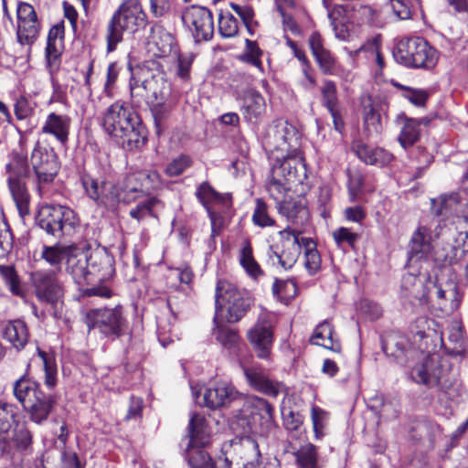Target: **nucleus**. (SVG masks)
<instances>
[{
  "mask_svg": "<svg viewBox=\"0 0 468 468\" xmlns=\"http://www.w3.org/2000/svg\"><path fill=\"white\" fill-rule=\"evenodd\" d=\"M287 181H285L281 176H276L272 171H271V176L269 181L267 183V191L270 196L275 200L276 205L279 202H282L284 199V195L287 191L291 189Z\"/></svg>",
  "mask_w": 468,
  "mask_h": 468,
  "instance_id": "nucleus-48",
  "label": "nucleus"
},
{
  "mask_svg": "<svg viewBox=\"0 0 468 468\" xmlns=\"http://www.w3.org/2000/svg\"><path fill=\"white\" fill-rule=\"evenodd\" d=\"M162 207L161 201L154 197H148L133 207L129 214L137 221H143L147 218H156L155 210Z\"/></svg>",
  "mask_w": 468,
  "mask_h": 468,
  "instance_id": "nucleus-43",
  "label": "nucleus"
},
{
  "mask_svg": "<svg viewBox=\"0 0 468 468\" xmlns=\"http://www.w3.org/2000/svg\"><path fill=\"white\" fill-rule=\"evenodd\" d=\"M0 276L14 295L22 296L23 290L16 270L11 266L0 265Z\"/></svg>",
  "mask_w": 468,
  "mask_h": 468,
  "instance_id": "nucleus-54",
  "label": "nucleus"
},
{
  "mask_svg": "<svg viewBox=\"0 0 468 468\" xmlns=\"http://www.w3.org/2000/svg\"><path fill=\"white\" fill-rule=\"evenodd\" d=\"M218 32L225 38L233 37L238 35L239 22L229 12H220L218 16Z\"/></svg>",
  "mask_w": 468,
  "mask_h": 468,
  "instance_id": "nucleus-52",
  "label": "nucleus"
},
{
  "mask_svg": "<svg viewBox=\"0 0 468 468\" xmlns=\"http://www.w3.org/2000/svg\"><path fill=\"white\" fill-rule=\"evenodd\" d=\"M30 285L36 298L56 306L64 296V286L54 269H38L29 274Z\"/></svg>",
  "mask_w": 468,
  "mask_h": 468,
  "instance_id": "nucleus-11",
  "label": "nucleus"
},
{
  "mask_svg": "<svg viewBox=\"0 0 468 468\" xmlns=\"http://www.w3.org/2000/svg\"><path fill=\"white\" fill-rule=\"evenodd\" d=\"M312 342L335 353H340L342 349L340 342L335 338L333 325L328 320H324L315 327Z\"/></svg>",
  "mask_w": 468,
  "mask_h": 468,
  "instance_id": "nucleus-36",
  "label": "nucleus"
},
{
  "mask_svg": "<svg viewBox=\"0 0 468 468\" xmlns=\"http://www.w3.org/2000/svg\"><path fill=\"white\" fill-rule=\"evenodd\" d=\"M13 393L29 419L37 424L46 421L57 404L55 395L45 393L39 383L30 379L27 375L15 381Z\"/></svg>",
  "mask_w": 468,
  "mask_h": 468,
  "instance_id": "nucleus-4",
  "label": "nucleus"
},
{
  "mask_svg": "<svg viewBox=\"0 0 468 468\" xmlns=\"http://www.w3.org/2000/svg\"><path fill=\"white\" fill-rule=\"evenodd\" d=\"M327 412L323 409L314 406L311 411V418L313 422V428L316 439H320L324 436V430L327 423Z\"/></svg>",
  "mask_w": 468,
  "mask_h": 468,
  "instance_id": "nucleus-59",
  "label": "nucleus"
},
{
  "mask_svg": "<svg viewBox=\"0 0 468 468\" xmlns=\"http://www.w3.org/2000/svg\"><path fill=\"white\" fill-rule=\"evenodd\" d=\"M147 25V15L140 0H124L113 13L106 27L107 51L112 52L123 40V33L133 34Z\"/></svg>",
  "mask_w": 468,
  "mask_h": 468,
  "instance_id": "nucleus-3",
  "label": "nucleus"
},
{
  "mask_svg": "<svg viewBox=\"0 0 468 468\" xmlns=\"http://www.w3.org/2000/svg\"><path fill=\"white\" fill-rule=\"evenodd\" d=\"M356 154L367 165L385 166L393 160V154L380 147H371L369 145L359 144L356 146Z\"/></svg>",
  "mask_w": 468,
  "mask_h": 468,
  "instance_id": "nucleus-31",
  "label": "nucleus"
},
{
  "mask_svg": "<svg viewBox=\"0 0 468 468\" xmlns=\"http://www.w3.org/2000/svg\"><path fill=\"white\" fill-rule=\"evenodd\" d=\"M151 109L157 133L160 132L163 122L167 118L171 105L167 101H154Z\"/></svg>",
  "mask_w": 468,
  "mask_h": 468,
  "instance_id": "nucleus-61",
  "label": "nucleus"
},
{
  "mask_svg": "<svg viewBox=\"0 0 468 468\" xmlns=\"http://www.w3.org/2000/svg\"><path fill=\"white\" fill-rule=\"evenodd\" d=\"M188 442L186 459L191 468H215V464L204 450L209 443V431L206 420L198 414H194L188 424Z\"/></svg>",
  "mask_w": 468,
  "mask_h": 468,
  "instance_id": "nucleus-9",
  "label": "nucleus"
},
{
  "mask_svg": "<svg viewBox=\"0 0 468 468\" xmlns=\"http://www.w3.org/2000/svg\"><path fill=\"white\" fill-rule=\"evenodd\" d=\"M382 349L388 356L399 363H404L407 354L410 351L408 338L399 332H390L382 337Z\"/></svg>",
  "mask_w": 468,
  "mask_h": 468,
  "instance_id": "nucleus-28",
  "label": "nucleus"
},
{
  "mask_svg": "<svg viewBox=\"0 0 468 468\" xmlns=\"http://www.w3.org/2000/svg\"><path fill=\"white\" fill-rule=\"evenodd\" d=\"M196 197L200 203L206 207L212 225V237L218 234L219 230L217 229V221L219 219L218 213L215 212L211 207L210 204H222L229 205V195H222L217 192L208 182H203L200 184L196 191Z\"/></svg>",
  "mask_w": 468,
  "mask_h": 468,
  "instance_id": "nucleus-22",
  "label": "nucleus"
},
{
  "mask_svg": "<svg viewBox=\"0 0 468 468\" xmlns=\"http://www.w3.org/2000/svg\"><path fill=\"white\" fill-rule=\"evenodd\" d=\"M298 468H321L319 463L317 447L312 443H307L300 447L294 452Z\"/></svg>",
  "mask_w": 468,
  "mask_h": 468,
  "instance_id": "nucleus-42",
  "label": "nucleus"
},
{
  "mask_svg": "<svg viewBox=\"0 0 468 468\" xmlns=\"http://www.w3.org/2000/svg\"><path fill=\"white\" fill-rule=\"evenodd\" d=\"M239 262L246 272L252 278L257 279L262 275V270L255 261L252 254V248L250 241L245 240L242 244L239 255Z\"/></svg>",
  "mask_w": 468,
  "mask_h": 468,
  "instance_id": "nucleus-45",
  "label": "nucleus"
},
{
  "mask_svg": "<svg viewBox=\"0 0 468 468\" xmlns=\"http://www.w3.org/2000/svg\"><path fill=\"white\" fill-rule=\"evenodd\" d=\"M31 442L32 436L24 426L13 429L10 432V449L13 445L18 452H27L31 450Z\"/></svg>",
  "mask_w": 468,
  "mask_h": 468,
  "instance_id": "nucleus-49",
  "label": "nucleus"
},
{
  "mask_svg": "<svg viewBox=\"0 0 468 468\" xmlns=\"http://www.w3.org/2000/svg\"><path fill=\"white\" fill-rule=\"evenodd\" d=\"M273 294L284 303H288L297 295L298 288L292 280L276 279L272 286Z\"/></svg>",
  "mask_w": 468,
  "mask_h": 468,
  "instance_id": "nucleus-46",
  "label": "nucleus"
},
{
  "mask_svg": "<svg viewBox=\"0 0 468 468\" xmlns=\"http://www.w3.org/2000/svg\"><path fill=\"white\" fill-rule=\"evenodd\" d=\"M145 75V84L152 101H168L171 94V84L167 81L165 75L162 71L153 72L148 69H144Z\"/></svg>",
  "mask_w": 468,
  "mask_h": 468,
  "instance_id": "nucleus-30",
  "label": "nucleus"
},
{
  "mask_svg": "<svg viewBox=\"0 0 468 468\" xmlns=\"http://www.w3.org/2000/svg\"><path fill=\"white\" fill-rule=\"evenodd\" d=\"M243 372L249 386L264 395L276 398L284 390V385L269 377L265 369L259 364L243 367Z\"/></svg>",
  "mask_w": 468,
  "mask_h": 468,
  "instance_id": "nucleus-20",
  "label": "nucleus"
},
{
  "mask_svg": "<svg viewBox=\"0 0 468 468\" xmlns=\"http://www.w3.org/2000/svg\"><path fill=\"white\" fill-rule=\"evenodd\" d=\"M279 233L282 238L281 244L271 246L268 255L273 266L279 265L284 270H288L297 261L301 253V242L296 231L290 228H286Z\"/></svg>",
  "mask_w": 468,
  "mask_h": 468,
  "instance_id": "nucleus-13",
  "label": "nucleus"
},
{
  "mask_svg": "<svg viewBox=\"0 0 468 468\" xmlns=\"http://www.w3.org/2000/svg\"><path fill=\"white\" fill-rule=\"evenodd\" d=\"M14 113L17 120L23 121L33 115L34 109L25 96H19L14 104Z\"/></svg>",
  "mask_w": 468,
  "mask_h": 468,
  "instance_id": "nucleus-64",
  "label": "nucleus"
},
{
  "mask_svg": "<svg viewBox=\"0 0 468 468\" xmlns=\"http://www.w3.org/2000/svg\"><path fill=\"white\" fill-rule=\"evenodd\" d=\"M431 228L427 225H420L414 231L410 242V258L415 261L426 258L431 251Z\"/></svg>",
  "mask_w": 468,
  "mask_h": 468,
  "instance_id": "nucleus-29",
  "label": "nucleus"
},
{
  "mask_svg": "<svg viewBox=\"0 0 468 468\" xmlns=\"http://www.w3.org/2000/svg\"><path fill=\"white\" fill-rule=\"evenodd\" d=\"M3 336L13 347L19 351L28 342V328L26 323L20 319L8 321L3 327Z\"/></svg>",
  "mask_w": 468,
  "mask_h": 468,
  "instance_id": "nucleus-32",
  "label": "nucleus"
},
{
  "mask_svg": "<svg viewBox=\"0 0 468 468\" xmlns=\"http://www.w3.org/2000/svg\"><path fill=\"white\" fill-rule=\"evenodd\" d=\"M247 338L258 358H271L274 337L270 314L262 313L259 315L255 324L247 332Z\"/></svg>",
  "mask_w": 468,
  "mask_h": 468,
  "instance_id": "nucleus-15",
  "label": "nucleus"
},
{
  "mask_svg": "<svg viewBox=\"0 0 468 468\" xmlns=\"http://www.w3.org/2000/svg\"><path fill=\"white\" fill-rule=\"evenodd\" d=\"M302 243L306 247L304 266L310 274H315L321 268V256L312 239L303 238Z\"/></svg>",
  "mask_w": 468,
  "mask_h": 468,
  "instance_id": "nucleus-47",
  "label": "nucleus"
},
{
  "mask_svg": "<svg viewBox=\"0 0 468 468\" xmlns=\"http://www.w3.org/2000/svg\"><path fill=\"white\" fill-rule=\"evenodd\" d=\"M30 165L35 175V183L40 197L47 194V188L54 182L60 169L58 156L53 148L42 145L37 141L30 155Z\"/></svg>",
  "mask_w": 468,
  "mask_h": 468,
  "instance_id": "nucleus-8",
  "label": "nucleus"
},
{
  "mask_svg": "<svg viewBox=\"0 0 468 468\" xmlns=\"http://www.w3.org/2000/svg\"><path fill=\"white\" fill-rule=\"evenodd\" d=\"M251 220L255 226L260 228L272 227L275 220L269 215L267 204L261 198L255 199V207Z\"/></svg>",
  "mask_w": 468,
  "mask_h": 468,
  "instance_id": "nucleus-53",
  "label": "nucleus"
},
{
  "mask_svg": "<svg viewBox=\"0 0 468 468\" xmlns=\"http://www.w3.org/2000/svg\"><path fill=\"white\" fill-rule=\"evenodd\" d=\"M278 212L292 224L304 225L309 219L306 200L302 197L285 199L276 205Z\"/></svg>",
  "mask_w": 468,
  "mask_h": 468,
  "instance_id": "nucleus-23",
  "label": "nucleus"
},
{
  "mask_svg": "<svg viewBox=\"0 0 468 468\" xmlns=\"http://www.w3.org/2000/svg\"><path fill=\"white\" fill-rule=\"evenodd\" d=\"M102 127L124 149H138L146 142L145 126L124 102L115 101L106 109Z\"/></svg>",
  "mask_w": 468,
  "mask_h": 468,
  "instance_id": "nucleus-1",
  "label": "nucleus"
},
{
  "mask_svg": "<svg viewBox=\"0 0 468 468\" xmlns=\"http://www.w3.org/2000/svg\"><path fill=\"white\" fill-rule=\"evenodd\" d=\"M84 323L89 331L98 330L104 336L116 339L125 335L128 322L123 308L118 304L109 308H92L86 312Z\"/></svg>",
  "mask_w": 468,
  "mask_h": 468,
  "instance_id": "nucleus-7",
  "label": "nucleus"
},
{
  "mask_svg": "<svg viewBox=\"0 0 468 468\" xmlns=\"http://www.w3.org/2000/svg\"><path fill=\"white\" fill-rule=\"evenodd\" d=\"M80 180L90 198L107 208H116L118 205L116 185L105 179L94 178L89 174H83Z\"/></svg>",
  "mask_w": 468,
  "mask_h": 468,
  "instance_id": "nucleus-17",
  "label": "nucleus"
},
{
  "mask_svg": "<svg viewBox=\"0 0 468 468\" xmlns=\"http://www.w3.org/2000/svg\"><path fill=\"white\" fill-rule=\"evenodd\" d=\"M8 188L21 217L29 214L30 195L26 178H7Z\"/></svg>",
  "mask_w": 468,
  "mask_h": 468,
  "instance_id": "nucleus-34",
  "label": "nucleus"
},
{
  "mask_svg": "<svg viewBox=\"0 0 468 468\" xmlns=\"http://www.w3.org/2000/svg\"><path fill=\"white\" fill-rule=\"evenodd\" d=\"M0 276L14 295L22 296L23 290L16 270L11 266L0 265Z\"/></svg>",
  "mask_w": 468,
  "mask_h": 468,
  "instance_id": "nucleus-55",
  "label": "nucleus"
},
{
  "mask_svg": "<svg viewBox=\"0 0 468 468\" xmlns=\"http://www.w3.org/2000/svg\"><path fill=\"white\" fill-rule=\"evenodd\" d=\"M245 53L241 56V59L245 62L251 64L252 66L262 69V62L261 57L262 55L261 49L259 48L255 41L246 39Z\"/></svg>",
  "mask_w": 468,
  "mask_h": 468,
  "instance_id": "nucleus-58",
  "label": "nucleus"
},
{
  "mask_svg": "<svg viewBox=\"0 0 468 468\" xmlns=\"http://www.w3.org/2000/svg\"><path fill=\"white\" fill-rule=\"evenodd\" d=\"M363 116L365 126L368 131L380 132V114L376 111L370 97L363 101Z\"/></svg>",
  "mask_w": 468,
  "mask_h": 468,
  "instance_id": "nucleus-51",
  "label": "nucleus"
},
{
  "mask_svg": "<svg viewBox=\"0 0 468 468\" xmlns=\"http://www.w3.org/2000/svg\"><path fill=\"white\" fill-rule=\"evenodd\" d=\"M90 274L97 273L101 279H107L114 272V259L106 250H95L89 254Z\"/></svg>",
  "mask_w": 468,
  "mask_h": 468,
  "instance_id": "nucleus-33",
  "label": "nucleus"
},
{
  "mask_svg": "<svg viewBox=\"0 0 468 468\" xmlns=\"http://www.w3.org/2000/svg\"><path fill=\"white\" fill-rule=\"evenodd\" d=\"M16 408L0 400V456L10 451V432L16 424Z\"/></svg>",
  "mask_w": 468,
  "mask_h": 468,
  "instance_id": "nucleus-25",
  "label": "nucleus"
},
{
  "mask_svg": "<svg viewBox=\"0 0 468 468\" xmlns=\"http://www.w3.org/2000/svg\"><path fill=\"white\" fill-rule=\"evenodd\" d=\"M399 119H401L404 122L398 140L399 144L404 149H408L420 140V125H427L429 121L424 118L417 120L413 118H408L406 116H400Z\"/></svg>",
  "mask_w": 468,
  "mask_h": 468,
  "instance_id": "nucleus-35",
  "label": "nucleus"
},
{
  "mask_svg": "<svg viewBox=\"0 0 468 468\" xmlns=\"http://www.w3.org/2000/svg\"><path fill=\"white\" fill-rule=\"evenodd\" d=\"M36 221L47 234L57 239L71 235L79 224L74 210L57 204L42 205L38 209Z\"/></svg>",
  "mask_w": 468,
  "mask_h": 468,
  "instance_id": "nucleus-6",
  "label": "nucleus"
},
{
  "mask_svg": "<svg viewBox=\"0 0 468 468\" xmlns=\"http://www.w3.org/2000/svg\"><path fill=\"white\" fill-rule=\"evenodd\" d=\"M204 404L211 410L229 407L242 399L241 395L229 382L224 380L210 383L203 392Z\"/></svg>",
  "mask_w": 468,
  "mask_h": 468,
  "instance_id": "nucleus-18",
  "label": "nucleus"
},
{
  "mask_svg": "<svg viewBox=\"0 0 468 468\" xmlns=\"http://www.w3.org/2000/svg\"><path fill=\"white\" fill-rule=\"evenodd\" d=\"M71 118L66 114L50 112L41 128V133L52 135L61 145L69 142Z\"/></svg>",
  "mask_w": 468,
  "mask_h": 468,
  "instance_id": "nucleus-24",
  "label": "nucleus"
},
{
  "mask_svg": "<svg viewBox=\"0 0 468 468\" xmlns=\"http://www.w3.org/2000/svg\"><path fill=\"white\" fill-rule=\"evenodd\" d=\"M431 214L434 218L448 217L459 212L460 198L456 193L443 196L440 200L432 199Z\"/></svg>",
  "mask_w": 468,
  "mask_h": 468,
  "instance_id": "nucleus-40",
  "label": "nucleus"
},
{
  "mask_svg": "<svg viewBox=\"0 0 468 468\" xmlns=\"http://www.w3.org/2000/svg\"><path fill=\"white\" fill-rule=\"evenodd\" d=\"M231 427L241 434L269 436L277 427L274 407L265 399L251 396L243 399L238 410H233Z\"/></svg>",
  "mask_w": 468,
  "mask_h": 468,
  "instance_id": "nucleus-2",
  "label": "nucleus"
},
{
  "mask_svg": "<svg viewBox=\"0 0 468 468\" xmlns=\"http://www.w3.org/2000/svg\"><path fill=\"white\" fill-rule=\"evenodd\" d=\"M192 159L190 156L181 154L172 160L165 168V172L169 176H180L186 169L192 165Z\"/></svg>",
  "mask_w": 468,
  "mask_h": 468,
  "instance_id": "nucleus-62",
  "label": "nucleus"
},
{
  "mask_svg": "<svg viewBox=\"0 0 468 468\" xmlns=\"http://www.w3.org/2000/svg\"><path fill=\"white\" fill-rule=\"evenodd\" d=\"M271 171L289 184H303L307 178V169L300 148L295 154L287 153L277 155Z\"/></svg>",
  "mask_w": 468,
  "mask_h": 468,
  "instance_id": "nucleus-16",
  "label": "nucleus"
},
{
  "mask_svg": "<svg viewBox=\"0 0 468 468\" xmlns=\"http://www.w3.org/2000/svg\"><path fill=\"white\" fill-rule=\"evenodd\" d=\"M411 379L429 388L439 387L442 378V369L438 356H427L421 362L416 364L410 371Z\"/></svg>",
  "mask_w": 468,
  "mask_h": 468,
  "instance_id": "nucleus-21",
  "label": "nucleus"
},
{
  "mask_svg": "<svg viewBox=\"0 0 468 468\" xmlns=\"http://www.w3.org/2000/svg\"><path fill=\"white\" fill-rule=\"evenodd\" d=\"M216 310L227 308L229 323L239 321L249 311L252 299L245 292L239 290L227 281H218L215 294Z\"/></svg>",
  "mask_w": 468,
  "mask_h": 468,
  "instance_id": "nucleus-10",
  "label": "nucleus"
},
{
  "mask_svg": "<svg viewBox=\"0 0 468 468\" xmlns=\"http://www.w3.org/2000/svg\"><path fill=\"white\" fill-rule=\"evenodd\" d=\"M150 39L157 48L160 57L170 55L176 48L174 36L157 23L151 27Z\"/></svg>",
  "mask_w": 468,
  "mask_h": 468,
  "instance_id": "nucleus-37",
  "label": "nucleus"
},
{
  "mask_svg": "<svg viewBox=\"0 0 468 468\" xmlns=\"http://www.w3.org/2000/svg\"><path fill=\"white\" fill-rule=\"evenodd\" d=\"M231 8L235 11V13L240 17L244 26L246 27L248 32L252 35L253 34V27L257 23L254 22V11L249 5H239L236 4H231Z\"/></svg>",
  "mask_w": 468,
  "mask_h": 468,
  "instance_id": "nucleus-63",
  "label": "nucleus"
},
{
  "mask_svg": "<svg viewBox=\"0 0 468 468\" xmlns=\"http://www.w3.org/2000/svg\"><path fill=\"white\" fill-rule=\"evenodd\" d=\"M217 340L226 348H233L239 340L238 333L227 326H218L216 331Z\"/></svg>",
  "mask_w": 468,
  "mask_h": 468,
  "instance_id": "nucleus-60",
  "label": "nucleus"
},
{
  "mask_svg": "<svg viewBox=\"0 0 468 468\" xmlns=\"http://www.w3.org/2000/svg\"><path fill=\"white\" fill-rule=\"evenodd\" d=\"M66 271L77 283H81L90 274L89 253L71 246L66 258Z\"/></svg>",
  "mask_w": 468,
  "mask_h": 468,
  "instance_id": "nucleus-26",
  "label": "nucleus"
},
{
  "mask_svg": "<svg viewBox=\"0 0 468 468\" xmlns=\"http://www.w3.org/2000/svg\"><path fill=\"white\" fill-rule=\"evenodd\" d=\"M144 80L145 75H144V69H140L136 75L132 76L130 80L131 97L133 104L138 107L143 103H153Z\"/></svg>",
  "mask_w": 468,
  "mask_h": 468,
  "instance_id": "nucleus-38",
  "label": "nucleus"
},
{
  "mask_svg": "<svg viewBox=\"0 0 468 468\" xmlns=\"http://www.w3.org/2000/svg\"><path fill=\"white\" fill-rule=\"evenodd\" d=\"M157 178L158 175L155 172L140 171L128 175L120 185H116L118 204L120 202L129 204L135 201L148 188L147 182Z\"/></svg>",
  "mask_w": 468,
  "mask_h": 468,
  "instance_id": "nucleus-19",
  "label": "nucleus"
},
{
  "mask_svg": "<svg viewBox=\"0 0 468 468\" xmlns=\"http://www.w3.org/2000/svg\"><path fill=\"white\" fill-rule=\"evenodd\" d=\"M265 144L271 151L295 154L301 146V136L293 125L279 120L268 129Z\"/></svg>",
  "mask_w": 468,
  "mask_h": 468,
  "instance_id": "nucleus-12",
  "label": "nucleus"
},
{
  "mask_svg": "<svg viewBox=\"0 0 468 468\" xmlns=\"http://www.w3.org/2000/svg\"><path fill=\"white\" fill-rule=\"evenodd\" d=\"M241 112L246 121L256 122L265 113L266 102L263 96L253 89L243 91Z\"/></svg>",
  "mask_w": 468,
  "mask_h": 468,
  "instance_id": "nucleus-27",
  "label": "nucleus"
},
{
  "mask_svg": "<svg viewBox=\"0 0 468 468\" xmlns=\"http://www.w3.org/2000/svg\"><path fill=\"white\" fill-rule=\"evenodd\" d=\"M322 105L328 112H334L338 109L339 100L337 97V88L333 80H325L321 88Z\"/></svg>",
  "mask_w": 468,
  "mask_h": 468,
  "instance_id": "nucleus-50",
  "label": "nucleus"
},
{
  "mask_svg": "<svg viewBox=\"0 0 468 468\" xmlns=\"http://www.w3.org/2000/svg\"><path fill=\"white\" fill-rule=\"evenodd\" d=\"M71 246H61L56 244L54 246L44 245L41 251V258L49 265L55 267L59 272L61 262L66 260Z\"/></svg>",
  "mask_w": 468,
  "mask_h": 468,
  "instance_id": "nucleus-44",
  "label": "nucleus"
},
{
  "mask_svg": "<svg viewBox=\"0 0 468 468\" xmlns=\"http://www.w3.org/2000/svg\"><path fill=\"white\" fill-rule=\"evenodd\" d=\"M392 55L398 63L407 68L431 69L437 62L436 49L420 37L399 39Z\"/></svg>",
  "mask_w": 468,
  "mask_h": 468,
  "instance_id": "nucleus-5",
  "label": "nucleus"
},
{
  "mask_svg": "<svg viewBox=\"0 0 468 468\" xmlns=\"http://www.w3.org/2000/svg\"><path fill=\"white\" fill-rule=\"evenodd\" d=\"M184 25L190 30L196 42L210 40L214 35L212 12L201 5H190L182 14Z\"/></svg>",
  "mask_w": 468,
  "mask_h": 468,
  "instance_id": "nucleus-14",
  "label": "nucleus"
},
{
  "mask_svg": "<svg viewBox=\"0 0 468 468\" xmlns=\"http://www.w3.org/2000/svg\"><path fill=\"white\" fill-rule=\"evenodd\" d=\"M40 23L37 19L18 22L16 37L21 45L32 46L38 37Z\"/></svg>",
  "mask_w": 468,
  "mask_h": 468,
  "instance_id": "nucleus-41",
  "label": "nucleus"
},
{
  "mask_svg": "<svg viewBox=\"0 0 468 468\" xmlns=\"http://www.w3.org/2000/svg\"><path fill=\"white\" fill-rule=\"evenodd\" d=\"M29 171L27 152H12L11 159L5 165L7 178H27Z\"/></svg>",
  "mask_w": 468,
  "mask_h": 468,
  "instance_id": "nucleus-39",
  "label": "nucleus"
},
{
  "mask_svg": "<svg viewBox=\"0 0 468 468\" xmlns=\"http://www.w3.org/2000/svg\"><path fill=\"white\" fill-rule=\"evenodd\" d=\"M0 276L14 295L22 296L23 290L16 270L11 266L0 265Z\"/></svg>",
  "mask_w": 468,
  "mask_h": 468,
  "instance_id": "nucleus-56",
  "label": "nucleus"
},
{
  "mask_svg": "<svg viewBox=\"0 0 468 468\" xmlns=\"http://www.w3.org/2000/svg\"><path fill=\"white\" fill-rule=\"evenodd\" d=\"M38 355L42 358L44 365V383L47 388L52 389L58 382L56 363L44 351H38Z\"/></svg>",
  "mask_w": 468,
  "mask_h": 468,
  "instance_id": "nucleus-57",
  "label": "nucleus"
}]
</instances>
